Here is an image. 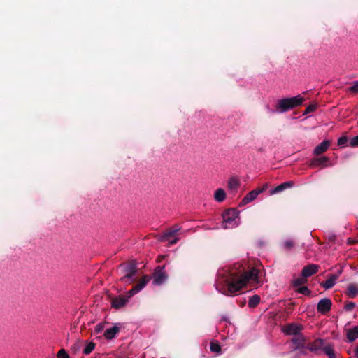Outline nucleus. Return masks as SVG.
Listing matches in <instances>:
<instances>
[{
	"label": "nucleus",
	"mask_w": 358,
	"mask_h": 358,
	"mask_svg": "<svg viewBox=\"0 0 358 358\" xmlns=\"http://www.w3.org/2000/svg\"><path fill=\"white\" fill-rule=\"evenodd\" d=\"M293 186V182L292 181L285 182L284 183L280 184L277 186L275 189L271 190V194H276L280 192L288 187H291Z\"/></svg>",
	"instance_id": "19"
},
{
	"label": "nucleus",
	"mask_w": 358,
	"mask_h": 358,
	"mask_svg": "<svg viewBox=\"0 0 358 358\" xmlns=\"http://www.w3.org/2000/svg\"><path fill=\"white\" fill-rule=\"evenodd\" d=\"M303 101L304 99L300 95L280 99L277 102V111L280 113H285L295 107L302 105Z\"/></svg>",
	"instance_id": "3"
},
{
	"label": "nucleus",
	"mask_w": 358,
	"mask_h": 358,
	"mask_svg": "<svg viewBox=\"0 0 358 358\" xmlns=\"http://www.w3.org/2000/svg\"><path fill=\"white\" fill-rule=\"evenodd\" d=\"M104 329V324L103 323H99L96 325L94 329V334H99L101 332L103 331Z\"/></svg>",
	"instance_id": "28"
},
{
	"label": "nucleus",
	"mask_w": 358,
	"mask_h": 358,
	"mask_svg": "<svg viewBox=\"0 0 358 358\" xmlns=\"http://www.w3.org/2000/svg\"><path fill=\"white\" fill-rule=\"evenodd\" d=\"M269 112H270V113H275V110H269Z\"/></svg>",
	"instance_id": "39"
},
{
	"label": "nucleus",
	"mask_w": 358,
	"mask_h": 358,
	"mask_svg": "<svg viewBox=\"0 0 358 358\" xmlns=\"http://www.w3.org/2000/svg\"><path fill=\"white\" fill-rule=\"evenodd\" d=\"M331 301L328 298H324L318 302L317 309L319 313L326 314L331 310Z\"/></svg>",
	"instance_id": "7"
},
{
	"label": "nucleus",
	"mask_w": 358,
	"mask_h": 358,
	"mask_svg": "<svg viewBox=\"0 0 358 358\" xmlns=\"http://www.w3.org/2000/svg\"><path fill=\"white\" fill-rule=\"evenodd\" d=\"M137 272L136 264L131 263L124 268V275L121 278V280L124 283H131L135 281Z\"/></svg>",
	"instance_id": "5"
},
{
	"label": "nucleus",
	"mask_w": 358,
	"mask_h": 358,
	"mask_svg": "<svg viewBox=\"0 0 358 358\" xmlns=\"http://www.w3.org/2000/svg\"><path fill=\"white\" fill-rule=\"evenodd\" d=\"M149 280L150 277L148 275H144L141 282L128 292V296H119L114 298L112 300V307L118 309L124 306L128 302V299L141 291L146 286Z\"/></svg>",
	"instance_id": "2"
},
{
	"label": "nucleus",
	"mask_w": 358,
	"mask_h": 358,
	"mask_svg": "<svg viewBox=\"0 0 358 358\" xmlns=\"http://www.w3.org/2000/svg\"><path fill=\"white\" fill-rule=\"evenodd\" d=\"M179 230H180L179 227L170 229L164 233V237L168 238L170 236H173Z\"/></svg>",
	"instance_id": "26"
},
{
	"label": "nucleus",
	"mask_w": 358,
	"mask_h": 358,
	"mask_svg": "<svg viewBox=\"0 0 358 358\" xmlns=\"http://www.w3.org/2000/svg\"><path fill=\"white\" fill-rule=\"evenodd\" d=\"M178 240V238H175V239L171 241L170 244H171V245L176 244L177 243Z\"/></svg>",
	"instance_id": "37"
},
{
	"label": "nucleus",
	"mask_w": 358,
	"mask_h": 358,
	"mask_svg": "<svg viewBox=\"0 0 358 358\" xmlns=\"http://www.w3.org/2000/svg\"><path fill=\"white\" fill-rule=\"evenodd\" d=\"M120 331V327L117 324H115L112 327L107 329L104 331V336L107 340H111L114 338L116 334Z\"/></svg>",
	"instance_id": "14"
},
{
	"label": "nucleus",
	"mask_w": 358,
	"mask_h": 358,
	"mask_svg": "<svg viewBox=\"0 0 358 358\" xmlns=\"http://www.w3.org/2000/svg\"><path fill=\"white\" fill-rule=\"evenodd\" d=\"M346 294L349 297L355 298L358 294V285L355 283L349 284Z\"/></svg>",
	"instance_id": "18"
},
{
	"label": "nucleus",
	"mask_w": 358,
	"mask_h": 358,
	"mask_svg": "<svg viewBox=\"0 0 358 358\" xmlns=\"http://www.w3.org/2000/svg\"><path fill=\"white\" fill-rule=\"evenodd\" d=\"M329 162V158L327 157H322L317 159H315L313 162L312 165H322L324 167L327 166V162Z\"/></svg>",
	"instance_id": "23"
},
{
	"label": "nucleus",
	"mask_w": 358,
	"mask_h": 358,
	"mask_svg": "<svg viewBox=\"0 0 358 358\" xmlns=\"http://www.w3.org/2000/svg\"><path fill=\"white\" fill-rule=\"evenodd\" d=\"M324 346V341L322 339L318 338L314 341L313 343H309L306 347V348L313 352L317 353L319 350H322Z\"/></svg>",
	"instance_id": "12"
},
{
	"label": "nucleus",
	"mask_w": 358,
	"mask_h": 358,
	"mask_svg": "<svg viewBox=\"0 0 358 358\" xmlns=\"http://www.w3.org/2000/svg\"><path fill=\"white\" fill-rule=\"evenodd\" d=\"M259 301H260L259 296L253 295L249 299L248 305L250 308H254L259 303Z\"/></svg>",
	"instance_id": "22"
},
{
	"label": "nucleus",
	"mask_w": 358,
	"mask_h": 358,
	"mask_svg": "<svg viewBox=\"0 0 358 358\" xmlns=\"http://www.w3.org/2000/svg\"><path fill=\"white\" fill-rule=\"evenodd\" d=\"M294 246V243L291 239L285 240L282 243V248L286 250H290Z\"/></svg>",
	"instance_id": "25"
},
{
	"label": "nucleus",
	"mask_w": 358,
	"mask_h": 358,
	"mask_svg": "<svg viewBox=\"0 0 358 358\" xmlns=\"http://www.w3.org/2000/svg\"><path fill=\"white\" fill-rule=\"evenodd\" d=\"M240 180L237 177H231L228 181V188L233 192H236L240 186Z\"/></svg>",
	"instance_id": "17"
},
{
	"label": "nucleus",
	"mask_w": 358,
	"mask_h": 358,
	"mask_svg": "<svg viewBox=\"0 0 358 358\" xmlns=\"http://www.w3.org/2000/svg\"><path fill=\"white\" fill-rule=\"evenodd\" d=\"M322 351L328 356V358H336L334 346L332 345L328 344L324 345L322 348Z\"/></svg>",
	"instance_id": "20"
},
{
	"label": "nucleus",
	"mask_w": 358,
	"mask_h": 358,
	"mask_svg": "<svg viewBox=\"0 0 358 358\" xmlns=\"http://www.w3.org/2000/svg\"><path fill=\"white\" fill-rule=\"evenodd\" d=\"M58 358H69V355L66 353L65 350L61 349L57 354Z\"/></svg>",
	"instance_id": "32"
},
{
	"label": "nucleus",
	"mask_w": 358,
	"mask_h": 358,
	"mask_svg": "<svg viewBox=\"0 0 358 358\" xmlns=\"http://www.w3.org/2000/svg\"><path fill=\"white\" fill-rule=\"evenodd\" d=\"M347 142H348V138L346 136H342L338 139V145L339 146L344 145Z\"/></svg>",
	"instance_id": "33"
},
{
	"label": "nucleus",
	"mask_w": 358,
	"mask_h": 358,
	"mask_svg": "<svg viewBox=\"0 0 358 358\" xmlns=\"http://www.w3.org/2000/svg\"><path fill=\"white\" fill-rule=\"evenodd\" d=\"M330 145V141L328 140L323 141L314 149V155H318L326 152Z\"/></svg>",
	"instance_id": "15"
},
{
	"label": "nucleus",
	"mask_w": 358,
	"mask_h": 358,
	"mask_svg": "<svg viewBox=\"0 0 358 358\" xmlns=\"http://www.w3.org/2000/svg\"><path fill=\"white\" fill-rule=\"evenodd\" d=\"M224 229H233L238 227L241 223L239 211L236 209H229L222 214Z\"/></svg>",
	"instance_id": "4"
},
{
	"label": "nucleus",
	"mask_w": 358,
	"mask_h": 358,
	"mask_svg": "<svg viewBox=\"0 0 358 358\" xmlns=\"http://www.w3.org/2000/svg\"><path fill=\"white\" fill-rule=\"evenodd\" d=\"M349 145L351 147H357L358 146V135L352 138L350 140Z\"/></svg>",
	"instance_id": "31"
},
{
	"label": "nucleus",
	"mask_w": 358,
	"mask_h": 358,
	"mask_svg": "<svg viewBox=\"0 0 358 358\" xmlns=\"http://www.w3.org/2000/svg\"><path fill=\"white\" fill-rule=\"evenodd\" d=\"M350 91L358 92V80L354 82L350 87Z\"/></svg>",
	"instance_id": "34"
},
{
	"label": "nucleus",
	"mask_w": 358,
	"mask_h": 358,
	"mask_svg": "<svg viewBox=\"0 0 358 358\" xmlns=\"http://www.w3.org/2000/svg\"><path fill=\"white\" fill-rule=\"evenodd\" d=\"M355 307V303L354 302H349L345 306V310L346 311H350Z\"/></svg>",
	"instance_id": "35"
},
{
	"label": "nucleus",
	"mask_w": 358,
	"mask_h": 358,
	"mask_svg": "<svg viewBox=\"0 0 358 358\" xmlns=\"http://www.w3.org/2000/svg\"><path fill=\"white\" fill-rule=\"evenodd\" d=\"M210 348V350L214 352L219 353L221 350V348L218 343H211Z\"/></svg>",
	"instance_id": "30"
},
{
	"label": "nucleus",
	"mask_w": 358,
	"mask_h": 358,
	"mask_svg": "<svg viewBox=\"0 0 358 358\" xmlns=\"http://www.w3.org/2000/svg\"><path fill=\"white\" fill-rule=\"evenodd\" d=\"M315 106L310 105L306 108V113L313 112L315 110Z\"/></svg>",
	"instance_id": "36"
},
{
	"label": "nucleus",
	"mask_w": 358,
	"mask_h": 358,
	"mask_svg": "<svg viewBox=\"0 0 358 358\" xmlns=\"http://www.w3.org/2000/svg\"><path fill=\"white\" fill-rule=\"evenodd\" d=\"M263 189H255L246 194V196L242 199L241 202V205H245L253 200H255L258 195L263 192Z\"/></svg>",
	"instance_id": "11"
},
{
	"label": "nucleus",
	"mask_w": 358,
	"mask_h": 358,
	"mask_svg": "<svg viewBox=\"0 0 358 358\" xmlns=\"http://www.w3.org/2000/svg\"><path fill=\"white\" fill-rule=\"evenodd\" d=\"M319 266L314 264H310L303 267L301 271V275L306 278L313 275L318 271Z\"/></svg>",
	"instance_id": "9"
},
{
	"label": "nucleus",
	"mask_w": 358,
	"mask_h": 358,
	"mask_svg": "<svg viewBox=\"0 0 358 358\" xmlns=\"http://www.w3.org/2000/svg\"><path fill=\"white\" fill-rule=\"evenodd\" d=\"M258 271L252 268L249 271L238 275L236 273L226 268L219 270L217 272V285L216 289L224 294H236L240 291L250 281L257 279Z\"/></svg>",
	"instance_id": "1"
},
{
	"label": "nucleus",
	"mask_w": 358,
	"mask_h": 358,
	"mask_svg": "<svg viewBox=\"0 0 358 358\" xmlns=\"http://www.w3.org/2000/svg\"><path fill=\"white\" fill-rule=\"evenodd\" d=\"M355 355L357 358H358V347L355 349Z\"/></svg>",
	"instance_id": "38"
},
{
	"label": "nucleus",
	"mask_w": 358,
	"mask_h": 358,
	"mask_svg": "<svg viewBox=\"0 0 358 358\" xmlns=\"http://www.w3.org/2000/svg\"><path fill=\"white\" fill-rule=\"evenodd\" d=\"M167 278L164 267H158L153 273V284L155 285H161L166 282Z\"/></svg>",
	"instance_id": "6"
},
{
	"label": "nucleus",
	"mask_w": 358,
	"mask_h": 358,
	"mask_svg": "<svg viewBox=\"0 0 358 358\" xmlns=\"http://www.w3.org/2000/svg\"><path fill=\"white\" fill-rule=\"evenodd\" d=\"M307 280L305 277L301 275V277H299L293 280V285L294 287H299L302 285L303 284H305Z\"/></svg>",
	"instance_id": "24"
},
{
	"label": "nucleus",
	"mask_w": 358,
	"mask_h": 358,
	"mask_svg": "<svg viewBox=\"0 0 358 358\" xmlns=\"http://www.w3.org/2000/svg\"><path fill=\"white\" fill-rule=\"evenodd\" d=\"M94 348H95L94 343H88L85 346V349L83 350L84 354H85V355L90 354L92 352V350L94 349Z\"/></svg>",
	"instance_id": "27"
},
{
	"label": "nucleus",
	"mask_w": 358,
	"mask_h": 358,
	"mask_svg": "<svg viewBox=\"0 0 358 358\" xmlns=\"http://www.w3.org/2000/svg\"><path fill=\"white\" fill-rule=\"evenodd\" d=\"M226 198V193L223 189H217L214 194V199L217 202H222Z\"/></svg>",
	"instance_id": "21"
},
{
	"label": "nucleus",
	"mask_w": 358,
	"mask_h": 358,
	"mask_svg": "<svg viewBox=\"0 0 358 358\" xmlns=\"http://www.w3.org/2000/svg\"><path fill=\"white\" fill-rule=\"evenodd\" d=\"M346 336L350 343H352L358 338V326L347 329Z\"/></svg>",
	"instance_id": "16"
},
{
	"label": "nucleus",
	"mask_w": 358,
	"mask_h": 358,
	"mask_svg": "<svg viewBox=\"0 0 358 358\" xmlns=\"http://www.w3.org/2000/svg\"><path fill=\"white\" fill-rule=\"evenodd\" d=\"M297 292L306 296L310 295V289L306 286L299 287Z\"/></svg>",
	"instance_id": "29"
},
{
	"label": "nucleus",
	"mask_w": 358,
	"mask_h": 358,
	"mask_svg": "<svg viewBox=\"0 0 358 358\" xmlns=\"http://www.w3.org/2000/svg\"><path fill=\"white\" fill-rule=\"evenodd\" d=\"M302 328L300 325L292 323L282 327V331L289 336H296L301 334Z\"/></svg>",
	"instance_id": "8"
},
{
	"label": "nucleus",
	"mask_w": 358,
	"mask_h": 358,
	"mask_svg": "<svg viewBox=\"0 0 358 358\" xmlns=\"http://www.w3.org/2000/svg\"><path fill=\"white\" fill-rule=\"evenodd\" d=\"M292 341L295 345L294 350H299L306 348V338L305 336L301 334L294 336V338L292 339Z\"/></svg>",
	"instance_id": "13"
},
{
	"label": "nucleus",
	"mask_w": 358,
	"mask_h": 358,
	"mask_svg": "<svg viewBox=\"0 0 358 358\" xmlns=\"http://www.w3.org/2000/svg\"><path fill=\"white\" fill-rule=\"evenodd\" d=\"M340 273H341V271L338 272V274L330 275L329 278L327 280L321 282L320 285L325 289H331V287H333L335 285V284L339 277Z\"/></svg>",
	"instance_id": "10"
}]
</instances>
